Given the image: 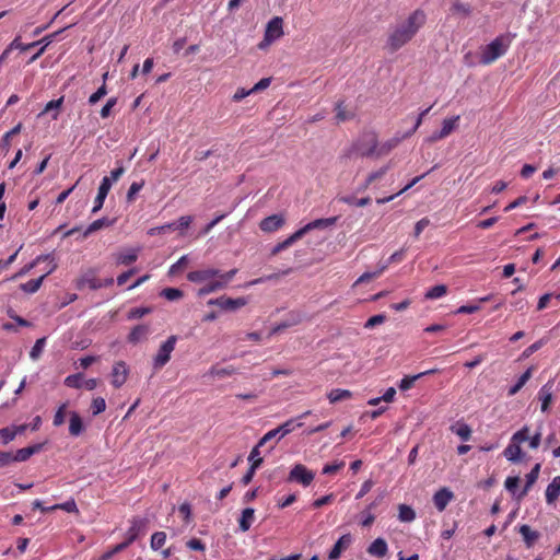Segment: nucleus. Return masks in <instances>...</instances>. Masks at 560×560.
<instances>
[{"label":"nucleus","mask_w":560,"mask_h":560,"mask_svg":"<svg viewBox=\"0 0 560 560\" xmlns=\"http://www.w3.org/2000/svg\"><path fill=\"white\" fill-rule=\"evenodd\" d=\"M427 14L423 10L417 9L406 19L398 21L388 32L386 47L395 52L408 44L425 24Z\"/></svg>","instance_id":"f257e3e1"},{"label":"nucleus","mask_w":560,"mask_h":560,"mask_svg":"<svg viewBox=\"0 0 560 560\" xmlns=\"http://www.w3.org/2000/svg\"><path fill=\"white\" fill-rule=\"evenodd\" d=\"M515 37L513 34H502L495 37L488 44L481 52L480 63L488 66L493 63L497 59L502 57L509 49L512 39Z\"/></svg>","instance_id":"f03ea898"},{"label":"nucleus","mask_w":560,"mask_h":560,"mask_svg":"<svg viewBox=\"0 0 560 560\" xmlns=\"http://www.w3.org/2000/svg\"><path fill=\"white\" fill-rule=\"evenodd\" d=\"M529 438V428L523 427L518 431H516L509 443V445L503 451L504 457L512 462V463H518L523 459V452L521 448V444L523 442H526Z\"/></svg>","instance_id":"7ed1b4c3"},{"label":"nucleus","mask_w":560,"mask_h":560,"mask_svg":"<svg viewBox=\"0 0 560 560\" xmlns=\"http://www.w3.org/2000/svg\"><path fill=\"white\" fill-rule=\"evenodd\" d=\"M377 136L375 132H365L361 138L353 143L351 152L361 156L370 158L376 156Z\"/></svg>","instance_id":"20e7f679"},{"label":"nucleus","mask_w":560,"mask_h":560,"mask_svg":"<svg viewBox=\"0 0 560 560\" xmlns=\"http://www.w3.org/2000/svg\"><path fill=\"white\" fill-rule=\"evenodd\" d=\"M129 523L130 527L127 529L125 540L122 541L124 544H127V547L147 534L149 520L145 517L135 516L129 521Z\"/></svg>","instance_id":"39448f33"},{"label":"nucleus","mask_w":560,"mask_h":560,"mask_svg":"<svg viewBox=\"0 0 560 560\" xmlns=\"http://www.w3.org/2000/svg\"><path fill=\"white\" fill-rule=\"evenodd\" d=\"M177 341L176 336H170L166 341H164L155 354L153 359V366L155 370L162 369L170 360H171V353L175 349V345Z\"/></svg>","instance_id":"423d86ee"},{"label":"nucleus","mask_w":560,"mask_h":560,"mask_svg":"<svg viewBox=\"0 0 560 560\" xmlns=\"http://www.w3.org/2000/svg\"><path fill=\"white\" fill-rule=\"evenodd\" d=\"M129 374L130 369L128 364L122 360L116 361L110 372L112 386L116 389L120 388L127 382Z\"/></svg>","instance_id":"0eeeda50"},{"label":"nucleus","mask_w":560,"mask_h":560,"mask_svg":"<svg viewBox=\"0 0 560 560\" xmlns=\"http://www.w3.org/2000/svg\"><path fill=\"white\" fill-rule=\"evenodd\" d=\"M314 472L308 470L304 465L296 464L293 466L289 474V481H296L304 487H307L314 480Z\"/></svg>","instance_id":"6e6552de"},{"label":"nucleus","mask_w":560,"mask_h":560,"mask_svg":"<svg viewBox=\"0 0 560 560\" xmlns=\"http://www.w3.org/2000/svg\"><path fill=\"white\" fill-rule=\"evenodd\" d=\"M208 305H217L223 311H235L237 308H241L247 304V301L244 298H226V296H220L217 299H211L207 303Z\"/></svg>","instance_id":"1a4fd4ad"},{"label":"nucleus","mask_w":560,"mask_h":560,"mask_svg":"<svg viewBox=\"0 0 560 560\" xmlns=\"http://www.w3.org/2000/svg\"><path fill=\"white\" fill-rule=\"evenodd\" d=\"M266 35V42L267 43H273L275 40L279 39L283 36V20L280 16L272 18L265 31Z\"/></svg>","instance_id":"9d476101"},{"label":"nucleus","mask_w":560,"mask_h":560,"mask_svg":"<svg viewBox=\"0 0 560 560\" xmlns=\"http://www.w3.org/2000/svg\"><path fill=\"white\" fill-rule=\"evenodd\" d=\"M338 220V217H331V218H325V219H316L301 229H299L296 232L299 233L300 237L302 238L305 234L313 230H324L328 229L336 224Z\"/></svg>","instance_id":"9b49d317"},{"label":"nucleus","mask_w":560,"mask_h":560,"mask_svg":"<svg viewBox=\"0 0 560 560\" xmlns=\"http://www.w3.org/2000/svg\"><path fill=\"white\" fill-rule=\"evenodd\" d=\"M220 270L215 268H206L201 270H194L188 272L187 280L192 283L208 282L213 278H218Z\"/></svg>","instance_id":"f8f14e48"},{"label":"nucleus","mask_w":560,"mask_h":560,"mask_svg":"<svg viewBox=\"0 0 560 560\" xmlns=\"http://www.w3.org/2000/svg\"><path fill=\"white\" fill-rule=\"evenodd\" d=\"M351 534L342 535L334 545L332 549L328 553L329 560H338L343 551H346L352 544Z\"/></svg>","instance_id":"ddd939ff"},{"label":"nucleus","mask_w":560,"mask_h":560,"mask_svg":"<svg viewBox=\"0 0 560 560\" xmlns=\"http://www.w3.org/2000/svg\"><path fill=\"white\" fill-rule=\"evenodd\" d=\"M453 499L454 493L448 488L444 487L434 493L433 503L439 512H443Z\"/></svg>","instance_id":"4468645a"},{"label":"nucleus","mask_w":560,"mask_h":560,"mask_svg":"<svg viewBox=\"0 0 560 560\" xmlns=\"http://www.w3.org/2000/svg\"><path fill=\"white\" fill-rule=\"evenodd\" d=\"M284 218L281 214H272L262 219L259 223V228L264 232H276L281 229L284 224Z\"/></svg>","instance_id":"2eb2a0df"},{"label":"nucleus","mask_w":560,"mask_h":560,"mask_svg":"<svg viewBox=\"0 0 560 560\" xmlns=\"http://www.w3.org/2000/svg\"><path fill=\"white\" fill-rule=\"evenodd\" d=\"M140 248H126L114 254L117 265L129 266L133 264L139 256Z\"/></svg>","instance_id":"dca6fc26"},{"label":"nucleus","mask_w":560,"mask_h":560,"mask_svg":"<svg viewBox=\"0 0 560 560\" xmlns=\"http://www.w3.org/2000/svg\"><path fill=\"white\" fill-rule=\"evenodd\" d=\"M110 187H112L110 179L107 176H105L100 184L97 196L94 200V207L92 209L93 213H96L97 211H100L102 209L104 201L110 190Z\"/></svg>","instance_id":"f3484780"},{"label":"nucleus","mask_w":560,"mask_h":560,"mask_svg":"<svg viewBox=\"0 0 560 560\" xmlns=\"http://www.w3.org/2000/svg\"><path fill=\"white\" fill-rule=\"evenodd\" d=\"M552 386L551 381L547 382L538 392V399L541 401V411L546 412L552 401Z\"/></svg>","instance_id":"a211bd4d"},{"label":"nucleus","mask_w":560,"mask_h":560,"mask_svg":"<svg viewBox=\"0 0 560 560\" xmlns=\"http://www.w3.org/2000/svg\"><path fill=\"white\" fill-rule=\"evenodd\" d=\"M518 533L522 535L524 544L527 548H532L540 537V533L533 530L527 524L521 525L518 527Z\"/></svg>","instance_id":"6ab92c4d"},{"label":"nucleus","mask_w":560,"mask_h":560,"mask_svg":"<svg viewBox=\"0 0 560 560\" xmlns=\"http://www.w3.org/2000/svg\"><path fill=\"white\" fill-rule=\"evenodd\" d=\"M387 552L388 546L384 538H376L368 547V553L373 557L383 558L387 555Z\"/></svg>","instance_id":"aec40b11"},{"label":"nucleus","mask_w":560,"mask_h":560,"mask_svg":"<svg viewBox=\"0 0 560 560\" xmlns=\"http://www.w3.org/2000/svg\"><path fill=\"white\" fill-rule=\"evenodd\" d=\"M43 448V444H34L21 450H18L15 454L12 453V460L14 462H25L32 455L40 452Z\"/></svg>","instance_id":"412c9836"},{"label":"nucleus","mask_w":560,"mask_h":560,"mask_svg":"<svg viewBox=\"0 0 560 560\" xmlns=\"http://www.w3.org/2000/svg\"><path fill=\"white\" fill-rule=\"evenodd\" d=\"M540 471V464H536L532 470L526 475V483L523 490L518 493L517 499H523L533 487V485L537 481Z\"/></svg>","instance_id":"4be33fe9"},{"label":"nucleus","mask_w":560,"mask_h":560,"mask_svg":"<svg viewBox=\"0 0 560 560\" xmlns=\"http://www.w3.org/2000/svg\"><path fill=\"white\" fill-rule=\"evenodd\" d=\"M150 334V328L148 325H137L131 329V331L128 335V341L130 343H138L144 339H147L148 335Z\"/></svg>","instance_id":"5701e85b"},{"label":"nucleus","mask_w":560,"mask_h":560,"mask_svg":"<svg viewBox=\"0 0 560 560\" xmlns=\"http://www.w3.org/2000/svg\"><path fill=\"white\" fill-rule=\"evenodd\" d=\"M255 521V510L253 508H246L242 511L241 517L238 520L240 529L245 533L249 530L250 526Z\"/></svg>","instance_id":"b1692460"},{"label":"nucleus","mask_w":560,"mask_h":560,"mask_svg":"<svg viewBox=\"0 0 560 560\" xmlns=\"http://www.w3.org/2000/svg\"><path fill=\"white\" fill-rule=\"evenodd\" d=\"M224 288L225 284L220 278H213L210 281L206 282V284L198 290L197 294L199 296H205L207 294L217 292Z\"/></svg>","instance_id":"393cba45"},{"label":"nucleus","mask_w":560,"mask_h":560,"mask_svg":"<svg viewBox=\"0 0 560 560\" xmlns=\"http://www.w3.org/2000/svg\"><path fill=\"white\" fill-rule=\"evenodd\" d=\"M546 501L552 503L560 495V476H556L546 489Z\"/></svg>","instance_id":"a878e982"},{"label":"nucleus","mask_w":560,"mask_h":560,"mask_svg":"<svg viewBox=\"0 0 560 560\" xmlns=\"http://www.w3.org/2000/svg\"><path fill=\"white\" fill-rule=\"evenodd\" d=\"M84 430L81 417L75 411L70 412L69 433L72 436H79Z\"/></svg>","instance_id":"bb28decb"},{"label":"nucleus","mask_w":560,"mask_h":560,"mask_svg":"<svg viewBox=\"0 0 560 560\" xmlns=\"http://www.w3.org/2000/svg\"><path fill=\"white\" fill-rule=\"evenodd\" d=\"M62 32L63 30H60L43 37L39 40L40 44H43V46H38V51L30 59V62H34L35 60H37L45 52L46 48L52 43V40Z\"/></svg>","instance_id":"cd10ccee"},{"label":"nucleus","mask_w":560,"mask_h":560,"mask_svg":"<svg viewBox=\"0 0 560 560\" xmlns=\"http://www.w3.org/2000/svg\"><path fill=\"white\" fill-rule=\"evenodd\" d=\"M352 397V393L349 389L335 388L327 394V398L330 404H336Z\"/></svg>","instance_id":"c85d7f7f"},{"label":"nucleus","mask_w":560,"mask_h":560,"mask_svg":"<svg viewBox=\"0 0 560 560\" xmlns=\"http://www.w3.org/2000/svg\"><path fill=\"white\" fill-rule=\"evenodd\" d=\"M459 119V115L444 119L442 122V128L439 130L441 135L445 138L448 137L457 128Z\"/></svg>","instance_id":"c756f323"},{"label":"nucleus","mask_w":560,"mask_h":560,"mask_svg":"<svg viewBox=\"0 0 560 560\" xmlns=\"http://www.w3.org/2000/svg\"><path fill=\"white\" fill-rule=\"evenodd\" d=\"M301 240L299 233L295 231L292 235H290L284 241L278 243L272 249L271 255H278L280 252L289 248L291 245H293L296 241Z\"/></svg>","instance_id":"7c9ffc66"},{"label":"nucleus","mask_w":560,"mask_h":560,"mask_svg":"<svg viewBox=\"0 0 560 560\" xmlns=\"http://www.w3.org/2000/svg\"><path fill=\"white\" fill-rule=\"evenodd\" d=\"M399 141L400 139L393 138L383 142L382 144L377 142L376 158L388 154L394 148L398 145Z\"/></svg>","instance_id":"2f4dec72"},{"label":"nucleus","mask_w":560,"mask_h":560,"mask_svg":"<svg viewBox=\"0 0 560 560\" xmlns=\"http://www.w3.org/2000/svg\"><path fill=\"white\" fill-rule=\"evenodd\" d=\"M303 425L302 422H296V419L292 418L278 427V432H280V439L284 438L296 428H301Z\"/></svg>","instance_id":"473e14b6"},{"label":"nucleus","mask_w":560,"mask_h":560,"mask_svg":"<svg viewBox=\"0 0 560 560\" xmlns=\"http://www.w3.org/2000/svg\"><path fill=\"white\" fill-rule=\"evenodd\" d=\"M398 518L400 522L410 523L416 518V512L409 505L400 504L398 506Z\"/></svg>","instance_id":"72a5a7b5"},{"label":"nucleus","mask_w":560,"mask_h":560,"mask_svg":"<svg viewBox=\"0 0 560 560\" xmlns=\"http://www.w3.org/2000/svg\"><path fill=\"white\" fill-rule=\"evenodd\" d=\"M40 42H33L30 44H23L21 43V36L18 35L7 47V49L11 52L13 49H20L21 51H26L37 45H39Z\"/></svg>","instance_id":"f704fd0d"},{"label":"nucleus","mask_w":560,"mask_h":560,"mask_svg":"<svg viewBox=\"0 0 560 560\" xmlns=\"http://www.w3.org/2000/svg\"><path fill=\"white\" fill-rule=\"evenodd\" d=\"M533 368H528L517 380L516 384L509 389V395L514 396L530 378Z\"/></svg>","instance_id":"c9c22d12"},{"label":"nucleus","mask_w":560,"mask_h":560,"mask_svg":"<svg viewBox=\"0 0 560 560\" xmlns=\"http://www.w3.org/2000/svg\"><path fill=\"white\" fill-rule=\"evenodd\" d=\"M339 201L342 202V203H347V205H350V206H355V207L362 208V207H365V206L371 203V198L370 197H363V198L357 199L353 196H342V197L339 198Z\"/></svg>","instance_id":"e433bc0d"},{"label":"nucleus","mask_w":560,"mask_h":560,"mask_svg":"<svg viewBox=\"0 0 560 560\" xmlns=\"http://www.w3.org/2000/svg\"><path fill=\"white\" fill-rule=\"evenodd\" d=\"M336 110V119L338 122H343L346 120H350L354 117L352 112L346 109L343 102H338L335 107Z\"/></svg>","instance_id":"4c0bfd02"},{"label":"nucleus","mask_w":560,"mask_h":560,"mask_svg":"<svg viewBox=\"0 0 560 560\" xmlns=\"http://www.w3.org/2000/svg\"><path fill=\"white\" fill-rule=\"evenodd\" d=\"M424 175H421V176H417L415 177L408 185H406L401 190H399L397 194L395 195H392V196H388V197H384V198H378L376 199V202L378 205H384L386 202H389L392 201L395 197L404 194L405 191H407L408 189H410L413 185H416L421 178H423Z\"/></svg>","instance_id":"58836bf2"},{"label":"nucleus","mask_w":560,"mask_h":560,"mask_svg":"<svg viewBox=\"0 0 560 560\" xmlns=\"http://www.w3.org/2000/svg\"><path fill=\"white\" fill-rule=\"evenodd\" d=\"M107 75L108 73H104L103 75V84L96 90V92H94L93 94L90 95L89 97V104L90 105H95L101 98H103L106 94H107V88H106V83H105V80L107 79Z\"/></svg>","instance_id":"ea45409f"},{"label":"nucleus","mask_w":560,"mask_h":560,"mask_svg":"<svg viewBox=\"0 0 560 560\" xmlns=\"http://www.w3.org/2000/svg\"><path fill=\"white\" fill-rule=\"evenodd\" d=\"M386 269H387V264H383L377 270H375L373 272H364L363 275H361L358 278V280L355 281L354 284L369 282L370 280H373V279L380 277Z\"/></svg>","instance_id":"a19ab883"},{"label":"nucleus","mask_w":560,"mask_h":560,"mask_svg":"<svg viewBox=\"0 0 560 560\" xmlns=\"http://www.w3.org/2000/svg\"><path fill=\"white\" fill-rule=\"evenodd\" d=\"M452 431L463 441H468L471 438V429L466 423H458L457 425H453Z\"/></svg>","instance_id":"79ce46f5"},{"label":"nucleus","mask_w":560,"mask_h":560,"mask_svg":"<svg viewBox=\"0 0 560 560\" xmlns=\"http://www.w3.org/2000/svg\"><path fill=\"white\" fill-rule=\"evenodd\" d=\"M446 293L447 287L444 284H438L428 290L424 296L428 300H435L444 296Z\"/></svg>","instance_id":"37998d69"},{"label":"nucleus","mask_w":560,"mask_h":560,"mask_svg":"<svg viewBox=\"0 0 560 560\" xmlns=\"http://www.w3.org/2000/svg\"><path fill=\"white\" fill-rule=\"evenodd\" d=\"M45 277L46 276L44 275L37 279H32V280L21 284V289L27 293H35L36 291L39 290Z\"/></svg>","instance_id":"c03bdc74"},{"label":"nucleus","mask_w":560,"mask_h":560,"mask_svg":"<svg viewBox=\"0 0 560 560\" xmlns=\"http://www.w3.org/2000/svg\"><path fill=\"white\" fill-rule=\"evenodd\" d=\"M234 373H235V369L233 366L220 368L218 365H213L209 370V374L211 376H217V377H220V378L225 377V376H231Z\"/></svg>","instance_id":"a18cd8bd"},{"label":"nucleus","mask_w":560,"mask_h":560,"mask_svg":"<svg viewBox=\"0 0 560 560\" xmlns=\"http://www.w3.org/2000/svg\"><path fill=\"white\" fill-rule=\"evenodd\" d=\"M166 541V534L164 532H155L151 536L150 546L153 550L161 549Z\"/></svg>","instance_id":"49530a36"},{"label":"nucleus","mask_w":560,"mask_h":560,"mask_svg":"<svg viewBox=\"0 0 560 560\" xmlns=\"http://www.w3.org/2000/svg\"><path fill=\"white\" fill-rule=\"evenodd\" d=\"M184 295L183 291L177 288H165L161 291V296L168 301H176L182 299Z\"/></svg>","instance_id":"de8ad7c7"},{"label":"nucleus","mask_w":560,"mask_h":560,"mask_svg":"<svg viewBox=\"0 0 560 560\" xmlns=\"http://www.w3.org/2000/svg\"><path fill=\"white\" fill-rule=\"evenodd\" d=\"M453 13H459L464 16H468L471 13V5L469 3H463L459 1H454L451 8Z\"/></svg>","instance_id":"09e8293b"},{"label":"nucleus","mask_w":560,"mask_h":560,"mask_svg":"<svg viewBox=\"0 0 560 560\" xmlns=\"http://www.w3.org/2000/svg\"><path fill=\"white\" fill-rule=\"evenodd\" d=\"M65 385L71 388H81L83 386L82 374H72L65 378Z\"/></svg>","instance_id":"8fccbe9b"},{"label":"nucleus","mask_w":560,"mask_h":560,"mask_svg":"<svg viewBox=\"0 0 560 560\" xmlns=\"http://www.w3.org/2000/svg\"><path fill=\"white\" fill-rule=\"evenodd\" d=\"M68 402L61 404V406L57 409L52 423L55 427H60L65 423V417L67 411Z\"/></svg>","instance_id":"3c124183"},{"label":"nucleus","mask_w":560,"mask_h":560,"mask_svg":"<svg viewBox=\"0 0 560 560\" xmlns=\"http://www.w3.org/2000/svg\"><path fill=\"white\" fill-rule=\"evenodd\" d=\"M262 464V458H258L255 463L250 464V467L249 469L247 470V472L243 476L242 478V483L243 485H248L252 480H253V477L255 475V471L256 469Z\"/></svg>","instance_id":"603ef678"},{"label":"nucleus","mask_w":560,"mask_h":560,"mask_svg":"<svg viewBox=\"0 0 560 560\" xmlns=\"http://www.w3.org/2000/svg\"><path fill=\"white\" fill-rule=\"evenodd\" d=\"M389 167H390L389 165H385V166L381 167L380 170L370 173L366 177L368 184L373 185L376 180L382 179L386 175V173L389 171Z\"/></svg>","instance_id":"864d4df0"},{"label":"nucleus","mask_w":560,"mask_h":560,"mask_svg":"<svg viewBox=\"0 0 560 560\" xmlns=\"http://www.w3.org/2000/svg\"><path fill=\"white\" fill-rule=\"evenodd\" d=\"M50 510H63L68 513L78 512L77 503L73 499L66 501L63 503H60V504H55V505L50 506Z\"/></svg>","instance_id":"5fc2aeb1"},{"label":"nucleus","mask_w":560,"mask_h":560,"mask_svg":"<svg viewBox=\"0 0 560 560\" xmlns=\"http://www.w3.org/2000/svg\"><path fill=\"white\" fill-rule=\"evenodd\" d=\"M92 413L94 416L100 415L106 409V401L103 397H96L92 400L91 404Z\"/></svg>","instance_id":"6e6d98bb"},{"label":"nucleus","mask_w":560,"mask_h":560,"mask_svg":"<svg viewBox=\"0 0 560 560\" xmlns=\"http://www.w3.org/2000/svg\"><path fill=\"white\" fill-rule=\"evenodd\" d=\"M192 221L194 218L191 215H183L175 222V229L180 231V235H184V231L190 226Z\"/></svg>","instance_id":"4d7b16f0"},{"label":"nucleus","mask_w":560,"mask_h":560,"mask_svg":"<svg viewBox=\"0 0 560 560\" xmlns=\"http://www.w3.org/2000/svg\"><path fill=\"white\" fill-rule=\"evenodd\" d=\"M63 103V97H59L58 100H52L50 102H48L44 108V112L43 113H48L50 110H56V113L52 115V119H57L58 117V109L61 107Z\"/></svg>","instance_id":"13d9d810"},{"label":"nucleus","mask_w":560,"mask_h":560,"mask_svg":"<svg viewBox=\"0 0 560 560\" xmlns=\"http://www.w3.org/2000/svg\"><path fill=\"white\" fill-rule=\"evenodd\" d=\"M16 436V432L11 427L0 429V439L3 444H8Z\"/></svg>","instance_id":"bf43d9fd"},{"label":"nucleus","mask_w":560,"mask_h":560,"mask_svg":"<svg viewBox=\"0 0 560 560\" xmlns=\"http://www.w3.org/2000/svg\"><path fill=\"white\" fill-rule=\"evenodd\" d=\"M419 378H420V375H418V374L405 376L404 378H401V381L399 383V389L400 390L410 389L413 386L415 382Z\"/></svg>","instance_id":"052dcab7"},{"label":"nucleus","mask_w":560,"mask_h":560,"mask_svg":"<svg viewBox=\"0 0 560 560\" xmlns=\"http://www.w3.org/2000/svg\"><path fill=\"white\" fill-rule=\"evenodd\" d=\"M149 313H151V308L149 307H135L128 312L127 317L128 319H137L148 315Z\"/></svg>","instance_id":"680f3d73"},{"label":"nucleus","mask_w":560,"mask_h":560,"mask_svg":"<svg viewBox=\"0 0 560 560\" xmlns=\"http://www.w3.org/2000/svg\"><path fill=\"white\" fill-rule=\"evenodd\" d=\"M386 320V315L385 314H377V315H374L372 317H370L365 324H364V328L366 329H371L377 325H381L383 324L384 322Z\"/></svg>","instance_id":"e2e57ef3"},{"label":"nucleus","mask_w":560,"mask_h":560,"mask_svg":"<svg viewBox=\"0 0 560 560\" xmlns=\"http://www.w3.org/2000/svg\"><path fill=\"white\" fill-rule=\"evenodd\" d=\"M343 467H345V463L343 462H335V463L325 465L323 467L322 472L324 475H332V474L338 472Z\"/></svg>","instance_id":"0e129e2a"},{"label":"nucleus","mask_w":560,"mask_h":560,"mask_svg":"<svg viewBox=\"0 0 560 560\" xmlns=\"http://www.w3.org/2000/svg\"><path fill=\"white\" fill-rule=\"evenodd\" d=\"M144 182H133L127 192V201L131 202L135 200V196L142 189Z\"/></svg>","instance_id":"69168bd1"},{"label":"nucleus","mask_w":560,"mask_h":560,"mask_svg":"<svg viewBox=\"0 0 560 560\" xmlns=\"http://www.w3.org/2000/svg\"><path fill=\"white\" fill-rule=\"evenodd\" d=\"M83 284H86L91 290H97L103 288V280L95 277H84L82 279Z\"/></svg>","instance_id":"338daca9"},{"label":"nucleus","mask_w":560,"mask_h":560,"mask_svg":"<svg viewBox=\"0 0 560 560\" xmlns=\"http://www.w3.org/2000/svg\"><path fill=\"white\" fill-rule=\"evenodd\" d=\"M285 320L289 327L296 326L303 322V315L300 312L292 311L288 314V318Z\"/></svg>","instance_id":"774afa93"}]
</instances>
